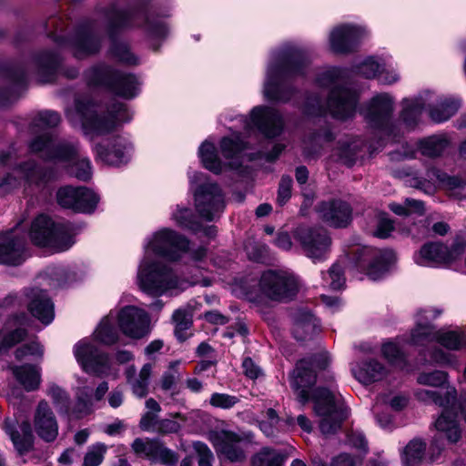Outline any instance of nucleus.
<instances>
[{
    "mask_svg": "<svg viewBox=\"0 0 466 466\" xmlns=\"http://www.w3.org/2000/svg\"><path fill=\"white\" fill-rule=\"evenodd\" d=\"M136 282L147 295L177 296L189 282L179 277L167 262H177L189 250V239L178 231L162 227L148 234L142 243Z\"/></svg>",
    "mask_w": 466,
    "mask_h": 466,
    "instance_id": "1",
    "label": "nucleus"
},
{
    "mask_svg": "<svg viewBox=\"0 0 466 466\" xmlns=\"http://www.w3.org/2000/svg\"><path fill=\"white\" fill-rule=\"evenodd\" d=\"M330 362L328 352L299 360L289 380L298 401L304 406L309 400L314 403L315 414L319 418V429L325 435L336 432L348 417V410L333 390L326 388L312 390L317 370H324Z\"/></svg>",
    "mask_w": 466,
    "mask_h": 466,
    "instance_id": "2",
    "label": "nucleus"
},
{
    "mask_svg": "<svg viewBox=\"0 0 466 466\" xmlns=\"http://www.w3.org/2000/svg\"><path fill=\"white\" fill-rule=\"evenodd\" d=\"M310 59L307 49L296 42H287L273 49L268 56L262 93L266 99L286 103L294 89L291 78L308 73Z\"/></svg>",
    "mask_w": 466,
    "mask_h": 466,
    "instance_id": "3",
    "label": "nucleus"
},
{
    "mask_svg": "<svg viewBox=\"0 0 466 466\" xmlns=\"http://www.w3.org/2000/svg\"><path fill=\"white\" fill-rule=\"evenodd\" d=\"M66 116L74 127H79L90 139L112 132L133 117L124 103L116 102L104 106L95 103L88 96H77L74 106L66 109Z\"/></svg>",
    "mask_w": 466,
    "mask_h": 466,
    "instance_id": "4",
    "label": "nucleus"
},
{
    "mask_svg": "<svg viewBox=\"0 0 466 466\" xmlns=\"http://www.w3.org/2000/svg\"><path fill=\"white\" fill-rule=\"evenodd\" d=\"M346 71L339 67H327L317 76V84L329 89V96L322 100L318 95L307 98L303 111L309 116L330 114L334 118L344 120L354 116L359 94L345 87Z\"/></svg>",
    "mask_w": 466,
    "mask_h": 466,
    "instance_id": "5",
    "label": "nucleus"
},
{
    "mask_svg": "<svg viewBox=\"0 0 466 466\" xmlns=\"http://www.w3.org/2000/svg\"><path fill=\"white\" fill-rule=\"evenodd\" d=\"M117 315L110 311L102 319L93 333V338H84L73 347V353L84 371L97 376L111 373L109 356L101 351L94 343L97 340L105 345H112L118 340V332L115 326Z\"/></svg>",
    "mask_w": 466,
    "mask_h": 466,
    "instance_id": "6",
    "label": "nucleus"
},
{
    "mask_svg": "<svg viewBox=\"0 0 466 466\" xmlns=\"http://www.w3.org/2000/svg\"><path fill=\"white\" fill-rule=\"evenodd\" d=\"M30 150L46 159L70 163V173L77 179L87 181L92 177V165L88 157L79 156L77 143H56L49 132L34 138L29 144Z\"/></svg>",
    "mask_w": 466,
    "mask_h": 466,
    "instance_id": "7",
    "label": "nucleus"
},
{
    "mask_svg": "<svg viewBox=\"0 0 466 466\" xmlns=\"http://www.w3.org/2000/svg\"><path fill=\"white\" fill-rule=\"evenodd\" d=\"M241 134L234 133L231 137H225L219 142L220 153L226 162H222L218 156L214 143L205 140L198 148V157L203 167L214 174H220L227 169H238L245 159V150L250 146Z\"/></svg>",
    "mask_w": 466,
    "mask_h": 466,
    "instance_id": "8",
    "label": "nucleus"
},
{
    "mask_svg": "<svg viewBox=\"0 0 466 466\" xmlns=\"http://www.w3.org/2000/svg\"><path fill=\"white\" fill-rule=\"evenodd\" d=\"M420 401L433 403L443 408L442 413L435 421V428L440 434L445 436L451 443H456L461 437L460 426L451 412L457 400V390L453 386L447 385L441 393L440 390L420 389L415 391Z\"/></svg>",
    "mask_w": 466,
    "mask_h": 466,
    "instance_id": "9",
    "label": "nucleus"
},
{
    "mask_svg": "<svg viewBox=\"0 0 466 466\" xmlns=\"http://www.w3.org/2000/svg\"><path fill=\"white\" fill-rule=\"evenodd\" d=\"M194 191L195 208L199 216L208 221L218 218L225 208V195L220 186L208 179L201 172L189 174Z\"/></svg>",
    "mask_w": 466,
    "mask_h": 466,
    "instance_id": "10",
    "label": "nucleus"
},
{
    "mask_svg": "<svg viewBox=\"0 0 466 466\" xmlns=\"http://www.w3.org/2000/svg\"><path fill=\"white\" fill-rule=\"evenodd\" d=\"M74 227L70 223L56 224L50 218L40 215L32 222L30 238L34 244L48 247L56 252L67 250L75 243Z\"/></svg>",
    "mask_w": 466,
    "mask_h": 466,
    "instance_id": "11",
    "label": "nucleus"
},
{
    "mask_svg": "<svg viewBox=\"0 0 466 466\" xmlns=\"http://www.w3.org/2000/svg\"><path fill=\"white\" fill-rule=\"evenodd\" d=\"M86 78L90 85L106 86L126 99L134 98L140 91L141 83L135 75L116 72L106 65L92 67Z\"/></svg>",
    "mask_w": 466,
    "mask_h": 466,
    "instance_id": "12",
    "label": "nucleus"
},
{
    "mask_svg": "<svg viewBox=\"0 0 466 466\" xmlns=\"http://www.w3.org/2000/svg\"><path fill=\"white\" fill-rule=\"evenodd\" d=\"M394 104V98L390 94L379 93L360 109V115L368 125L379 130L388 140H394L392 124Z\"/></svg>",
    "mask_w": 466,
    "mask_h": 466,
    "instance_id": "13",
    "label": "nucleus"
},
{
    "mask_svg": "<svg viewBox=\"0 0 466 466\" xmlns=\"http://www.w3.org/2000/svg\"><path fill=\"white\" fill-rule=\"evenodd\" d=\"M351 255L352 265L373 280L386 275L397 261L395 252L390 249L358 246L351 250Z\"/></svg>",
    "mask_w": 466,
    "mask_h": 466,
    "instance_id": "14",
    "label": "nucleus"
},
{
    "mask_svg": "<svg viewBox=\"0 0 466 466\" xmlns=\"http://www.w3.org/2000/svg\"><path fill=\"white\" fill-rule=\"evenodd\" d=\"M465 248L466 241L461 238H457L451 246L429 242L413 255V260L421 267L448 268L461 258Z\"/></svg>",
    "mask_w": 466,
    "mask_h": 466,
    "instance_id": "15",
    "label": "nucleus"
},
{
    "mask_svg": "<svg viewBox=\"0 0 466 466\" xmlns=\"http://www.w3.org/2000/svg\"><path fill=\"white\" fill-rule=\"evenodd\" d=\"M258 288L261 295L271 300L287 301L297 295L301 283L298 276L289 270L269 269L262 273Z\"/></svg>",
    "mask_w": 466,
    "mask_h": 466,
    "instance_id": "16",
    "label": "nucleus"
},
{
    "mask_svg": "<svg viewBox=\"0 0 466 466\" xmlns=\"http://www.w3.org/2000/svg\"><path fill=\"white\" fill-rule=\"evenodd\" d=\"M435 342L443 349L434 347L430 351L431 360L440 366L457 369L458 358L450 351H461L466 348V327L439 329L435 334Z\"/></svg>",
    "mask_w": 466,
    "mask_h": 466,
    "instance_id": "17",
    "label": "nucleus"
},
{
    "mask_svg": "<svg viewBox=\"0 0 466 466\" xmlns=\"http://www.w3.org/2000/svg\"><path fill=\"white\" fill-rule=\"evenodd\" d=\"M56 43L59 48L68 49L79 59L96 54L101 46L100 24L86 22L77 27L70 38L58 37Z\"/></svg>",
    "mask_w": 466,
    "mask_h": 466,
    "instance_id": "18",
    "label": "nucleus"
},
{
    "mask_svg": "<svg viewBox=\"0 0 466 466\" xmlns=\"http://www.w3.org/2000/svg\"><path fill=\"white\" fill-rule=\"evenodd\" d=\"M238 120L246 135L258 131L265 137L273 138L279 136L284 128L282 116L275 108L266 106L253 107L249 117L240 116Z\"/></svg>",
    "mask_w": 466,
    "mask_h": 466,
    "instance_id": "19",
    "label": "nucleus"
},
{
    "mask_svg": "<svg viewBox=\"0 0 466 466\" xmlns=\"http://www.w3.org/2000/svg\"><path fill=\"white\" fill-rule=\"evenodd\" d=\"M370 34L366 25L356 23H342L329 31L328 41L331 52L348 55L357 50L360 43Z\"/></svg>",
    "mask_w": 466,
    "mask_h": 466,
    "instance_id": "20",
    "label": "nucleus"
},
{
    "mask_svg": "<svg viewBox=\"0 0 466 466\" xmlns=\"http://www.w3.org/2000/svg\"><path fill=\"white\" fill-rule=\"evenodd\" d=\"M93 151L97 161L107 166L120 167L131 160L134 145L128 137L117 135L96 144Z\"/></svg>",
    "mask_w": 466,
    "mask_h": 466,
    "instance_id": "21",
    "label": "nucleus"
},
{
    "mask_svg": "<svg viewBox=\"0 0 466 466\" xmlns=\"http://www.w3.org/2000/svg\"><path fill=\"white\" fill-rule=\"evenodd\" d=\"M294 237L300 243L306 256L313 262L322 261L327 258L331 239L325 229L300 226L294 231Z\"/></svg>",
    "mask_w": 466,
    "mask_h": 466,
    "instance_id": "22",
    "label": "nucleus"
},
{
    "mask_svg": "<svg viewBox=\"0 0 466 466\" xmlns=\"http://www.w3.org/2000/svg\"><path fill=\"white\" fill-rule=\"evenodd\" d=\"M46 173L34 161L15 165L0 181V195H5L19 186L39 185L45 181Z\"/></svg>",
    "mask_w": 466,
    "mask_h": 466,
    "instance_id": "23",
    "label": "nucleus"
},
{
    "mask_svg": "<svg viewBox=\"0 0 466 466\" xmlns=\"http://www.w3.org/2000/svg\"><path fill=\"white\" fill-rule=\"evenodd\" d=\"M442 313V309L434 307L419 309L415 315L414 327L405 339V342L412 346H424L428 342L435 341L437 329L432 321Z\"/></svg>",
    "mask_w": 466,
    "mask_h": 466,
    "instance_id": "24",
    "label": "nucleus"
},
{
    "mask_svg": "<svg viewBox=\"0 0 466 466\" xmlns=\"http://www.w3.org/2000/svg\"><path fill=\"white\" fill-rule=\"evenodd\" d=\"M116 315L119 329L126 336L137 339L150 332V318L146 310L127 306L121 309Z\"/></svg>",
    "mask_w": 466,
    "mask_h": 466,
    "instance_id": "25",
    "label": "nucleus"
},
{
    "mask_svg": "<svg viewBox=\"0 0 466 466\" xmlns=\"http://www.w3.org/2000/svg\"><path fill=\"white\" fill-rule=\"evenodd\" d=\"M444 446L441 441V436H435L428 451V460L431 462L436 461ZM427 443L420 438L410 440L400 451L401 466H416L421 462L426 457Z\"/></svg>",
    "mask_w": 466,
    "mask_h": 466,
    "instance_id": "26",
    "label": "nucleus"
},
{
    "mask_svg": "<svg viewBox=\"0 0 466 466\" xmlns=\"http://www.w3.org/2000/svg\"><path fill=\"white\" fill-rule=\"evenodd\" d=\"M33 426L36 435L45 442H54L58 437V420L46 400H41L35 407Z\"/></svg>",
    "mask_w": 466,
    "mask_h": 466,
    "instance_id": "27",
    "label": "nucleus"
},
{
    "mask_svg": "<svg viewBox=\"0 0 466 466\" xmlns=\"http://www.w3.org/2000/svg\"><path fill=\"white\" fill-rule=\"evenodd\" d=\"M25 258V239L16 228L0 233L1 264L17 266L22 264Z\"/></svg>",
    "mask_w": 466,
    "mask_h": 466,
    "instance_id": "28",
    "label": "nucleus"
},
{
    "mask_svg": "<svg viewBox=\"0 0 466 466\" xmlns=\"http://www.w3.org/2000/svg\"><path fill=\"white\" fill-rule=\"evenodd\" d=\"M209 440L216 451L230 461H240L245 459L242 439L229 431H215L210 432Z\"/></svg>",
    "mask_w": 466,
    "mask_h": 466,
    "instance_id": "29",
    "label": "nucleus"
},
{
    "mask_svg": "<svg viewBox=\"0 0 466 466\" xmlns=\"http://www.w3.org/2000/svg\"><path fill=\"white\" fill-rule=\"evenodd\" d=\"M431 100L432 92L429 90L422 91L414 97L404 98L400 114L403 123L410 128L414 127L419 123L422 112L428 109L427 105H430Z\"/></svg>",
    "mask_w": 466,
    "mask_h": 466,
    "instance_id": "30",
    "label": "nucleus"
},
{
    "mask_svg": "<svg viewBox=\"0 0 466 466\" xmlns=\"http://www.w3.org/2000/svg\"><path fill=\"white\" fill-rule=\"evenodd\" d=\"M319 217L334 228L347 227L351 220V208L346 202H323L319 208Z\"/></svg>",
    "mask_w": 466,
    "mask_h": 466,
    "instance_id": "31",
    "label": "nucleus"
},
{
    "mask_svg": "<svg viewBox=\"0 0 466 466\" xmlns=\"http://www.w3.org/2000/svg\"><path fill=\"white\" fill-rule=\"evenodd\" d=\"M356 380L364 385H370L386 379L389 369L375 359H367L357 363L351 369Z\"/></svg>",
    "mask_w": 466,
    "mask_h": 466,
    "instance_id": "32",
    "label": "nucleus"
},
{
    "mask_svg": "<svg viewBox=\"0 0 466 466\" xmlns=\"http://www.w3.org/2000/svg\"><path fill=\"white\" fill-rule=\"evenodd\" d=\"M461 106V101L459 97L450 96H436L432 93V100L430 105H427L429 116L435 123H441L449 120L453 116Z\"/></svg>",
    "mask_w": 466,
    "mask_h": 466,
    "instance_id": "33",
    "label": "nucleus"
},
{
    "mask_svg": "<svg viewBox=\"0 0 466 466\" xmlns=\"http://www.w3.org/2000/svg\"><path fill=\"white\" fill-rule=\"evenodd\" d=\"M27 297L28 309L32 315L46 325L51 323L55 317V310L54 304L47 294L42 289H33Z\"/></svg>",
    "mask_w": 466,
    "mask_h": 466,
    "instance_id": "34",
    "label": "nucleus"
},
{
    "mask_svg": "<svg viewBox=\"0 0 466 466\" xmlns=\"http://www.w3.org/2000/svg\"><path fill=\"white\" fill-rule=\"evenodd\" d=\"M153 365L151 363L143 365L138 373H137L134 365H130L126 369L127 382L136 397L142 399L147 395Z\"/></svg>",
    "mask_w": 466,
    "mask_h": 466,
    "instance_id": "35",
    "label": "nucleus"
},
{
    "mask_svg": "<svg viewBox=\"0 0 466 466\" xmlns=\"http://www.w3.org/2000/svg\"><path fill=\"white\" fill-rule=\"evenodd\" d=\"M293 318V334L298 340L310 339L320 330L319 321L308 310L299 309Z\"/></svg>",
    "mask_w": 466,
    "mask_h": 466,
    "instance_id": "36",
    "label": "nucleus"
},
{
    "mask_svg": "<svg viewBox=\"0 0 466 466\" xmlns=\"http://www.w3.org/2000/svg\"><path fill=\"white\" fill-rule=\"evenodd\" d=\"M14 425L13 422L6 420L5 431L10 437L15 449L19 454L23 455L33 449L34 436L28 423H23L20 430L15 429Z\"/></svg>",
    "mask_w": 466,
    "mask_h": 466,
    "instance_id": "37",
    "label": "nucleus"
},
{
    "mask_svg": "<svg viewBox=\"0 0 466 466\" xmlns=\"http://www.w3.org/2000/svg\"><path fill=\"white\" fill-rule=\"evenodd\" d=\"M12 374L16 381L26 390L34 391L39 389L41 369L35 365H20L11 367Z\"/></svg>",
    "mask_w": 466,
    "mask_h": 466,
    "instance_id": "38",
    "label": "nucleus"
},
{
    "mask_svg": "<svg viewBox=\"0 0 466 466\" xmlns=\"http://www.w3.org/2000/svg\"><path fill=\"white\" fill-rule=\"evenodd\" d=\"M34 62L41 80L43 82H49L56 74L61 64V58L56 52L45 51L38 54L35 57Z\"/></svg>",
    "mask_w": 466,
    "mask_h": 466,
    "instance_id": "39",
    "label": "nucleus"
},
{
    "mask_svg": "<svg viewBox=\"0 0 466 466\" xmlns=\"http://www.w3.org/2000/svg\"><path fill=\"white\" fill-rule=\"evenodd\" d=\"M90 392L91 390L88 387L77 388L76 401L72 405L69 404L68 411L66 413L69 419L79 420L93 412L94 405Z\"/></svg>",
    "mask_w": 466,
    "mask_h": 466,
    "instance_id": "40",
    "label": "nucleus"
},
{
    "mask_svg": "<svg viewBox=\"0 0 466 466\" xmlns=\"http://www.w3.org/2000/svg\"><path fill=\"white\" fill-rule=\"evenodd\" d=\"M427 176L430 181L424 183L419 182L416 186L427 194H432L434 192L437 183L445 184L451 188L463 187L466 186V178L450 177L436 168L429 170Z\"/></svg>",
    "mask_w": 466,
    "mask_h": 466,
    "instance_id": "41",
    "label": "nucleus"
},
{
    "mask_svg": "<svg viewBox=\"0 0 466 466\" xmlns=\"http://www.w3.org/2000/svg\"><path fill=\"white\" fill-rule=\"evenodd\" d=\"M143 15L140 12L131 13L126 10H120L116 5L110 6L105 13L104 17L109 31L122 28L132 25L131 20Z\"/></svg>",
    "mask_w": 466,
    "mask_h": 466,
    "instance_id": "42",
    "label": "nucleus"
},
{
    "mask_svg": "<svg viewBox=\"0 0 466 466\" xmlns=\"http://www.w3.org/2000/svg\"><path fill=\"white\" fill-rule=\"evenodd\" d=\"M449 146L445 135H433L420 140L417 147L420 153L429 157L441 156Z\"/></svg>",
    "mask_w": 466,
    "mask_h": 466,
    "instance_id": "43",
    "label": "nucleus"
},
{
    "mask_svg": "<svg viewBox=\"0 0 466 466\" xmlns=\"http://www.w3.org/2000/svg\"><path fill=\"white\" fill-rule=\"evenodd\" d=\"M170 219L180 228L197 233L200 230V223L192 210L187 207L177 205L170 213Z\"/></svg>",
    "mask_w": 466,
    "mask_h": 466,
    "instance_id": "44",
    "label": "nucleus"
},
{
    "mask_svg": "<svg viewBox=\"0 0 466 466\" xmlns=\"http://www.w3.org/2000/svg\"><path fill=\"white\" fill-rule=\"evenodd\" d=\"M25 320L26 317L22 315L8 322L1 347L9 348L24 339L26 335L24 328Z\"/></svg>",
    "mask_w": 466,
    "mask_h": 466,
    "instance_id": "45",
    "label": "nucleus"
},
{
    "mask_svg": "<svg viewBox=\"0 0 466 466\" xmlns=\"http://www.w3.org/2000/svg\"><path fill=\"white\" fill-rule=\"evenodd\" d=\"M283 462L281 453L268 447L262 448L251 458L252 466H282Z\"/></svg>",
    "mask_w": 466,
    "mask_h": 466,
    "instance_id": "46",
    "label": "nucleus"
},
{
    "mask_svg": "<svg viewBox=\"0 0 466 466\" xmlns=\"http://www.w3.org/2000/svg\"><path fill=\"white\" fill-rule=\"evenodd\" d=\"M383 63L373 56L364 58L362 61L355 64L352 70L355 74L360 75L367 79L379 78Z\"/></svg>",
    "mask_w": 466,
    "mask_h": 466,
    "instance_id": "47",
    "label": "nucleus"
},
{
    "mask_svg": "<svg viewBox=\"0 0 466 466\" xmlns=\"http://www.w3.org/2000/svg\"><path fill=\"white\" fill-rule=\"evenodd\" d=\"M449 374L441 370L431 371H422L417 377V382L420 385L432 388H441L448 383Z\"/></svg>",
    "mask_w": 466,
    "mask_h": 466,
    "instance_id": "48",
    "label": "nucleus"
},
{
    "mask_svg": "<svg viewBox=\"0 0 466 466\" xmlns=\"http://www.w3.org/2000/svg\"><path fill=\"white\" fill-rule=\"evenodd\" d=\"M46 395L51 398L53 404L61 414L68 411L70 396L63 388L54 383L50 384L46 390Z\"/></svg>",
    "mask_w": 466,
    "mask_h": 466,
    "instance_id": "49",
    "label": "nucleus"
},
{
    "mask_svg": "<svg viewBox=\"0 0 466 466\" xmlns=\"http://www.w3.org/2000/svg\"><path fill=\"white\" fill-rule=\"evenodd\" d=\"M76 201V212L91 213L95 210L99 197L91 189L80 187V193Z\"/></svg>",
    "mask_w": 466,
    "mask_h": 466,
    "instance_id": "50",
    "label": "nucleus"
},
{
    "mask_svg": "<svg viewBox=\"0 0 466 466\" xmlns=\"http://www.w3.org/2000/svg\"><path fill=\"white\" fill-rule=\"evenodd\" d=\"M390 209L399 216H408L411 214L422 215L424 213V204L420 200L406 198L403 204L391 203Z\"/></svg>",
    "mask_w": 466,
    "mask_h": 466,
    "instance_id": "51",
    "label": "nucleus"
},
{
    "mask_svg": "<svg viewBox=\"0 0 466 466\" xmlns=\"http://www.w3.org/2000/svg\"><path fill=\"white\" fill-rule=\"evenodd\" d=\"M61 121L60 115L55 111L40 112L30 126L32 133L36 132V128L44 129L56 127Z\"/></svg>",
    "mask_w": 466,
    "mask_h": 466,
    "instance_id": "52",
    "label": "nucleus"
},
{
    "mask_svg": "<svg viewBox=\"0 0 466 466\" xmlns=\"http://www.w3.org/2000/svg\"><path fill=\"white\" fill-rule=\"evenodd\" d=\"M381 353L391 365L397 366L400 369L403 368L405 364V356L397 343L392 341L383 343L381 347Z\"/></svg>",
    "mask_w": 466,
    "mask_h": 466,
    "instance_id": "53",
    "label": "nucleus"
},
{
    "mask_svg": "<svg viewBox=\"0 0 466 466\" xmlns=\"http://www.w3.org/2000/svg\"><path fill=\"white\" fill-rule=\"evenodd\" d=\"M80 187H61L56 193L57 203L65 208H69L76 211V200L79 197Z\"/></svg>",
    "mask_w": 466,
    "mask_h": 466,
    "instance_id": "54",
    "label": "nucleus"
},
{
    "mask_svg": "<svg viewBox=\"0 0 466 466\" xmlns=\"http://www.w3.org/2000/svg\"><path fill=\"white\" fill-rule=\"evenodd\" d=\"M158 444L157 441L137 438L133 441L132 449L136 454L155 461Z\"/></svg>",
    "mask_w": 466,
    "mask_h": 466,
    "instance_id": "55",
    "label": "nucleus"
},
{
    "mask_svg": "<svg viewBox=\"0 0 466 466\" xmlns=\"http://www.w3.org/2000/svg\"><path fill=\"white\" fill-rule=\"evenodd\" d=\"M106 450V446L100 442L91 445L84 456L83 466H99Z\"/></svg>",
    "mask_w": 466,
    "mask_h": 466,
    "instance_id": "56",
    "label": "nucleus"
},
{
    "mask_svg": "<svg viewBox=\"0 0 466 466\" xmlns=\"http://www.w3.org/2000/svg\"><path fill=\"white\" fill-rule=\"evenodd\" d=\"M359 150L360 145L358 143L347 140L339 143V147L337 149L336 154L338 158L344 164L351 166L356 159Z\"/></svg>",
    "mask_w": 466,
    "mask_h": 466,
    "instance_id": "57",
    "label": "nucleus"
},
{
    "mask_svg": "<svg viewBox=\"0 0 466 466\" xmlns=\"http://www.w3.org/2000/svg\"><path fill=\"white\" fill-rule=\"evenodd\" d=\"M343 268L339 263H335L329 270L323 274V279L333 290H339L343 288L345 284V278L343 276Z\"/></svg>",
    "mask_w": 466,
    "mask_h": 466,
    "instance_id": "58",
    "label": "nucleus"
},
{
    "mask_svg": "<svg viewBox=\"0 0 466 466\" xmlns=\"http://www.w3.org/2000/svg\"><path fill=\"white\" fill-rule=\"evenodd\" d=\"M145 30L147 32L148 36L153 39H162L167 33L168 28L166 23L147 17L144 25Z\"/></svg>",
    "mask_w": 466,
    "mask_h": 466,
    "instance_id": "59",
    "label": "nucleus"
},
{
    "mask_svg": "<svg viewBox=\"0 0 466 466\" xmlns=\"http://www.w3.org/2000/svg\"><path fill=\"white\" fill-rule=\"evenodd\" d=\"M111 54L119 61L128 64L137 65L138 59L130 52L127 45L124 43H116L111 48Z\"/></svg>",
    "mask_w": 466,
    "mask_h": 466,
    "instance_id": "60",
    "label": "nucleus"
},
{
    "mask_svg": "<svg viewBox=\"0 0 466 466\" xmlns=\"http://www.w3.org/2000/svg\"><path fill=\"white\" fill-rule=\"evenodd\" d=\"M239 402L237 396L229 395L227 393H213L210 397L209 403L219 409H230Z\"/></svg>",
    "mask_w": 466,
    "mask_h": 466,
    "instance_id": "61",
    "label": "nucleus"
},
{
    "mask_svg": "<svg viewBox=\"0 0 466 466\" xmlns=\"http://www.w3.org/2000/svg\"><path fill=\"white\" fill-rule=\"evenodd\" d=\"M193 449L198 457V466H212L214 456L207 444L201 441L193 442Z\"/></svg>",
    "mask_w": 466,
    "mask_h": 466,
    "instance_id": "62",
    "label": "nucleus"
},
{
    "mask_svg": "<svg viewBox=\"0 0 466 466\" xmlns=\"http://www.w3.org/2000/svg\"><path fill=\"white\" fill-rule=\"evenodd\" d=\"M393 229V222L389 218L387 215L383 214L379 216L377 227L373 234L377 238H386L390 235Z\"/></svg>",
    "mask_w": 466,
    "mask_h": 466,
    "instance_id": "63",
    "label": "nucleus"
},
{
    "mask_svg": "<svg viewBox=\"0 0 466 466\" xmlns=\"http://www.w3.org/2000/svg\"><path fill=\"white\" fill-rule=\"evenodd\" d=\"M43 355V349L41 345L35 341L23 345L15 350V358L21 360L28 356L41 357Z\"/></svg>",
    "mask_w": 466,
    "mask_h": 466,
    "instance_id": "64",
    "label": "nucleus"
}]
</instances>
